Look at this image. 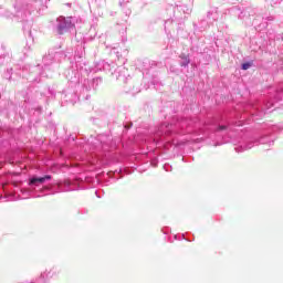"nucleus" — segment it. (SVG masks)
<instances>
[{
    "label": "nucleus",
    "instance_id": "nucleus-1",
    "mask_svg": "<svg viewBox=\"0 0 283 283\" xmlns=\"http://www.w3.org/2000/svg\"><path fill=\"white\" fill-rule=\"evenodd\" d=\"M46 180H52V176L46 175L44 177H32L29 181L30 187H40Z\"/></svg>",
    "mask_w": 283,
    "mask_h": 283
},
{
    "label": "nucleus",
    "instance_id": "nucleus-2",
    "mask_svg": "<svg viewBox=\"0 0 283 283\" xmlns=\"http://www.w3.org/2000/svg\"><path fill=\"white\" fill-rule=\"evenodd\" d=\"M59 21V30H60V33L63 32V30H67V28H72V19L71 18H64V17H60L57 19Z\"/></svg>",
    "mask_w": 283,
    "mask_h": 283
},
{
    "label": "nucleus",
    "instance_id": "nucleus-3",
    "mask_svg": "<svg viewBox=\"0 0 283 283\" xmlns=\"http://www.w3.org/2000/svg\"><path fill=\"white\" fill-rule=\"evenodd\" d=\"M181 59H182V61H181V65L184 66V67H187V65L190 63V61H189V57H187V56H181Z\"/></svg>",
    "mask_w": 283,
    "mask_h": 283
},
{
    "label": "nucleus",
    "instance_id": "nucleus-4",
    "mask_svg": "<svg viewBox=\"0 0 283 283\" xmlns=\"http://www.w3.org/2000/svg\"><path fill=\"white\" fill-rule=\"evenodd\" d=\"M249 67H251V64L249 63L242 64V70H249Z\"/></svg>",
    "mask_w": 283,
    "mask_h": 283
},
{
    "label": "nucleus",
    "instance_id": "nucleus-5",
    "mask_svg": "<svg viewBox=\"0 0 283 283\" xmlns=\"http://www.w3.org/2000/svg\"><path fill=\"white\" fill-rule=\"evenodd\" d=\"M165 127H167V126H161V127H160V133H161V134L165 133Z\"/></svg>",
    "mask_w": 283,
    "mask_h": 283
},
{
    "label": "nucleus",
    "instance_id": "nucleus-6",
    "mask_svg": "<svg viewBox=\"0 0 283 283\" xmlns=\"http://www.w3.org/2000/svg\"><path fill=\"white\" fill-rule=\"evenodd\" d=\"M220 129H224V126H221Z\"/></svg>",
    "mask_w": 283,
    "mask_h": 283
},
{
    "label": "nucleus",
    "instance_id": "nucleus-7",
    "mask_svg": "<svg viewBox=\"0 0 283 283\" xmlns=\"http://www.w3.org/2000/svg\"><path fill=\"white\" fill-rule=\"evenodd\" d=\"M165 134H167V130H165Z\"/></svg>",
    "mask_w": 283,
    "mask_h": 283
}]
</instances>
